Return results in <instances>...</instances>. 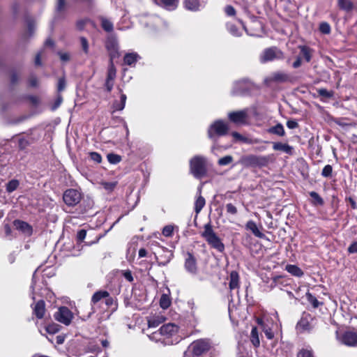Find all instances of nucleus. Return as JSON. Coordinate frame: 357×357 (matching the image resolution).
Segmentation results:
<instances>
[{
    "label": "nucleus",
    "mask_w": 357,
    "mask_h": 357,
    "mask_svg": "<svg viewBox=\"0 0 357 357\" xmlns=\"http://www.w3.org/2000/svg\"><path fill=\"white\" fill-rule=\"evenodd\" d=\"M174 231V227L172 225H167L162 229V234L166 237L172 236Z\"/></svg>",
    "instance_id": "3c124183"
},
{
    "label": "nucleus",
    "mask_w": 357,
    "mask_h": 357,
    "mask_svg": "<svg viewBox=\"0 0 357 357\" xmlns=\"http://www.w3.org/2000/svg\"><path fill=\"white\" fill-rule=\"evenodd\" d=\"M339 340L344 344L349 347H357V333L347 331L341 336H337Z\"/></svg>",
    "instance_id": "4468645a"
},
{
    "label": "nucleus",
    "mask_w": 357,
    "mask_h": 357,
    "mask_svg": "<svg viewBox=\"0 0 357 357\" xmlns=\"http://www.w3.org/2000/svg\"><path fill=\"white\" fill-rule=\"evenodd\" d=\"M33 142V140L31 137H21L18 140V145L20 149H24Z\"/></svg>",
    "instance_id": "ea45409f"
},
{
    "label": "nucleus",
    "mask_w": 357,
    "mask_h": 357,
    "mask_svg": "<svg viewBox=\"0 0 357 357\" xmlns=\"http://www.w3.org/2000/svg\"><path fill=\"white\" fill-rule=\"evenodd\" d=\"M253 87V83L248 78H243L234 83L231 93L234 96H243Z\"/></svg>",
    "instance_id": "423d86ee"
},
{
    "label": "nucleus",
    "mask_w": 357,
    "mask_h": 357,
    "mask_svg": "<svg viewBox=\"0 0 357 357\" xmlns=\"http://www.w3.org/2000/svg\"><path fill=\"white\" fill-rule=\"evenodd\" d=\"M63 202L69 206L77 205L81 200V194L75 189L66 190L63 195Z\"/></svg>",
    "instance_id": "f8f14e48"
},
{
    "label": "nucleus",
    "mask_w": 357,
    "mask_h": 357,
    "mask_svg": "<svg viewBox=\"0 0 357 357\" xmlns=\"http://www.w3.org/2000/svg\"><path fill=\"white\" fill-rule=\"evenodd\" d=\"M201 192L202 187H199L197 191L199 195L197 196V198L195 202V211L197 214L200 213L206 204L205 199L201 195Z\"/></svg>",
    "instance_id": "393cba45"
},
{
    "label": "nucleus",
    "mask_w": 357,
    "mask_h": 357,
    "mask_svg": "<svg viewBox=\"0 0 357 357\" xmlns=\"http://www.w3.org/2000/svg\"><path fill=\"white\" fill-rule=\"evenodd\" d=\"M225 13L227 16L233 17L236 15V10L232 6L228 5L225 8Z\"/></svg>",
    "instance_id": "13d9d810"
},
{
    "label": "nucleus",
    "mask_w": 357,
    "mask_h": 357,
    "mask_svg": "<svg viewBox=\"0 0 357 357\" xmlns=\"http://www.w3.org/2000/svg\"><path fill=\"white\" fill-rule=\"evenodd\" d=\"M13 225L17 230L21 231L25 235L31 236L32 234V227L24 221L20 220H15L13 221Z\"/></svg>",
    "instance_id": "a211bd4d"
},
{
    "label": "nucleus",
    "mask_w": 357,
    "mask_h": 357,
    "mask_svg": "<svg viewBox=\"0 0 357 357\" xmlns=\"http://www.w3.org/2000/svg\"><path fill=\"white\" fill-rule=\"evenodd\" d=\"M305 296L307 301L312 305L314 308H317L319 306L322 305V303L319 302L317 298L310 292L307 291Z\"/></svg>",
    "instance_id": "e433bc0d"
},
{
    "label": "nucleus",
    "mask_w": 357,
    "mask_h": 357,
    "mask_svg": "<svg viewBox=\"0 0 357 357\" xmlns=\"http://www.w3.org/2000/svg\"><path fill=\"white\" fill-rule=\"evenodd\" d=\"M162 322L160 317L153 318L149 320V327L155 328Z\"/></svg>",
    "instance_id": "4d7b16f0"
},
{
    "label": "nucleus",
    "mask_w": 357,
    "mask_h": 357,
    "mask_svg": "<svg viewBox=\"0 0 357 357\" xmlns=\"http://www.w3.org/2000/svg\"><path fill=\"white\" fill-rule=\"evenodd\" d=\"M228 126L221 120H217L208 129V137L216 142L218 137L225 135L228 132Z\"/></svg>",
    "instance_id": "39448f33"
},
{
    "label": "nucleus",
    "mask_w": 357,
    "mask_h": 357,
    "mask_svg": "<svg viewBox=\"0 0 357 357\" xmlns=\"http://www.w3.org/2000/svg\"><path fill=\"white\" fill-rule=\"evenodd\" d=\"M20 185V181L17 179H12L6 185V192L11 193L16 190Z\"/></svg>",
    "instance_id": "f704fd0d"
},
{
    "label": "nucleus",
    "mask_w": 357,
    "mask_h": 357,
    "mask_svg": "<svg viewBox=\"0 0 357 357\" xmlns=\"http://www.w3.org/2000/svg\"><path fill=\"white\" fill-rule=\"evenodd\" d=\"M284 57L283 52L276 47H272L264 50L261 56V61L266 63L275 59H282Z\"/></svg>",
    "instance_id": "9d476101"
},
{
    "label": "nucleus",
    "mask_w": 357,
    "mask_h": 357,
    "mask_svg": "<svg viewBox=\"0 0 357 357\" xmlns=\"http://www.w3.org/2000/svg\"><path fill=\"white\" fill-rule=\"evenodd\" d=\"M314 321L311 314L304 312L296 325L297 330L300 332L310 331L314 327Z\"/></svg>",
    "instance_id": "9b49d317"
},
{
    "label": "nucleus",
    "mask_w": 357,
    "mask_h": 357,
    "mask_svg": "<svg viewBox=\"0 0 357 357\" xmlns=\"http://www.w3.org/2000/svg\"><path fill=\"white\" fill-rule=\"evenodd\" d=\"M100 21L101 24V27L102 29L107 32H112L114 29L113 23L107 18L105 17H100Z\"/></svg>",
    "instance_id": "473e14b6"
},
{
    "label": "nucleus",
    "mask_w": 357,
    "mask_h": 357,
    "mask_svg": "<svg viewBox=\"0 0 357 357\" xmlns=\"http://www.w3.org/2000/svg\"><path fill=\"white\" fill-rule=\"evenodd\" d=\"M227 213L231 215H236L238 212L236 207L231 203L226 204Z\"/></svg>",
    "instance_id": "6e6d98bb"
},
{
    "label": "nucleus",
    "mask_w": 357,
    "mask_h": 357,
    "mask_svg": "<svg viewBox=\"0 0 357 357\" xmlns=\"http://www.w3.org/2000/svg\"><path fill=\"white\" fill-rule=\"evenodd\" d=\"M184 268L188 273L192 275L197 274L198 268L197 259L195 256L189 252L186 253L185 257Z\"/></svg>",
    "instance_id": "ddd939ff"
},
{
    "label": "nucleus",
    "mask_w": 357,
    "mask_h": 357,
    "mask_svg": "<svg viewBox=\"0 0 357 357\" xmlns=\"http://www.w3.org/2000/svg\"><path fill=\"white\" fill-rule=\"evenodd\" d=\"M178 3V0H160V6L167 10H175Z\"/></svg>",
    "instance_id": "c756f323"
},
{
    "label": "nucleus",
    "mask_w": 357,
    "mask_h": 357,
    "mask_svg": "<svg viewBox=\"0 0 357 357\" xmlns=\"http://www.w3.org/2000/svg\"><path fill=\"white\" fill-rule=\"evenodd\" d=\"M54 319L59 322L68 326L73 318V312L67 307H61L54 314Z\"/></svg>",
    "instance_id": "1a4fd4ad"
},
{
    "label": "nucleus",
    "mask_w": 357,
    "mask_h": 357,
    "mask_svg": "<svg viewBox=\"0 0 357 357\" xmlns=\"http://www.w3.org/2000/svg\"><path fill=\"white\" fill-rule=\"evenodd\" d=\"M202 236L206 240V241L211 248L215 249L220 252H224L225 248V245L213 231L212 225L210 222L204 225V231L202 233Z\"/></svg>",
    "instance_id": "7ed1b4c3"
},
{
    "label": "nucleus",
    "mask_w": 357,
    "mask_h": 357,
    "mask_svg": "<svg viewBox=\"0 0 357 357\" xmlns=\"http://www.w3.org/2000/svg\"><path fill=\"white\" fill-rule=\"evenodd\" d=\"M287 126L289 129H295L298 127V123L295 120H289L287 121Z\"/></svg>",
    "instance_id": "0e129e2a"
},
{
    "label": "nucleus",
    "mask_w": 357,
    "mask_h": 357,
    "mask_svg": "<svg viewBox=\"0 0 357 357\" xmlns=\"http://www.w3.org/2000/svg\"><path fill=\"white\" fill-rule=\"evenodd\" d=\"M297 357H314L311 350L301 349L297 354Z\"/></svg>",
    "instance_id": "603ef678"
},
{
    "label": "nucleus",
    "mask_w": 357,
    "mask_h": 357,
    "mask_svg": "<svg viewBox=\"0 0 357 357\" xmlns=\"http://www.w3.org/2000/svg\"><path fill=\"white\" fill-rule=\"evenodd\" d=\"M300 54L296 57L295 61L292 63L294 68H298L302 65V59L309 63L313 55L314 50L307 45H299Z\"/></svg>",
    "instance_id": "0eeeda50"
},
{
    "label": "nucleus",
    "mask_w": 357,
    "mask_h": 357,
    "mask_svg": "<svg viewBox=\"0 0 357 357\" xmlns=\"http://www.w3.org/2000/svg\"><path fill=\"white\" fill-rule=\"evenodd\" d=\"M58 54L59 55L60 59L62 61L66 62L68 61L70 59V54L67 52H59Z\"/></svg>",
    "instance_id": "338daca9"
},
{
    "label": "nucleus",
    "mask_w": 357,
    "mask_h": 357,
    "mask_svg": "<svg viewBox=\"0 0 357 357\" xmlns=\"http://www.w3.org/2000/svg\"><path fill=\"white\" fill-rule=\"evenodd\" d=\"M66 83L65 77H60L58 81L57 91L59 92H61L62 91H63L66 88Z\"/></svg>",
    "instance_id": "bf43d9fd"
},
{
    "label": "nucleus",
    "mask_w": 357,
    "mask_h": 357,
    "mask_svg": "<svg viewBox=\"0 0 357 357\" xmlns=\"http://www.w3.org/2000/svg\"><path fill=\"white\" fill-rule=\"evenodd\" d=\"M108 161L111 164H117L121 160L120 155L114 153H109L107 156Z\"/></svg>",
    "instance_id": "49530a36"
},
{
    "label": "nucleus",
    "mask_w": 357,
    "mask_h": 357,
    "mask_svg": "<svg viewBox=\"0 0 357 357\" xmlns=\"http://www.w3.org/2000/svg\"><path fill=\"white\" fill-rule=\"evenodd\" d=\"M171 301L166 294H162L160 299V305L162 309H167L169 307Z\"/></svg>",
    "instance_id": "79ce46f5"
},
{
    "label": "nucleus",
    "mask_w": 357,
    "mask_h": 357,
    "mask_svg": "<svg viewBox=\"0 0 357 357\" xmlns=\"http://www.w3.org/2000/svg\"><path fill=\"white\" fill-rule=\"evenodd\" d=\"M105 86L106 87L107 91L108 92H110L112 90L114 86V79H108V78H107Z\"/></svg>",
    "instance_id": "69168bd1"
},
{
    "label": "nucleus",
    "mask_w": 357,
    "mask_h": 357,
    "mask_svg": "<svg viewBox=\"0 0 357 357\" xmlns=\"http://www.w3.org/2000/svg\"><path fill=\"white\" fill-rule=\"evenodd\" d=\"M86 236V231L85 229H80L77 234V239L79 242H82Z\"/></svg>",
    "instance_id": "e2e57ef3"
},
{
    "label": "nucleus",
    "mask_w": 357,
    "mask_h": 357,
    "mask_svg": "<svg viewBox=\"0 0 357 357\" xmlns=\"http://www.w3.org/2000/svg\"><path fill=\"white\" fill-rule=\"evenodd\" d=\"M245 228L252 231V233L258 238H263L265 235L259 231L256 223L253 220H249L245 225Z\"/></svg>",
    "instance_id": "b1692460"
},
{
    "label": "nucleus",
    "mask_w": 357,
    "mask_h": 357,
    "mask_svg": "<svg viewBox=\"0 0 357 357\" xmlns=\"http://www.w3.org/2000/svg\"><path fill=\"white\" fill-rule=\"evenodd\" d=\"M105 47L109 52V60H114L119 57V44L114 36L110 35L107 38Z\"/></svg>",
    "instance_id": "6e6552de"
},
{
    "label": "nucleus",
    "mask_w": 357,
    "mask_h": 357,
    "mask_svg": "<svg viewBox=\"0 0 357 357\" xmlns=\"http://www.w3.org/2000/svg\"><path fill=\"white\" fill-rule=\"evenodd\" d=\"M212 347L211 340L208 338H202L193 341L188 347V351L184 353L183 357H199L206 354Z\"/></svg>",
    "instance_id": "f03ea898"
},
{
    "label": "nucleus",
    "mask_w": 357,
    "mask_h": 357,
    "mask_svg": "<svg viewBox=\"0 0 357 357\" xmlns=\"http://www.w3.org/2000/svg\"><path fill=\"white\" fill-rule=\"evenodd\" d=\"M190 169L193 176L200 179L207 173L206 160L202 155H195L190 160Z\"/></svg>",
    "instance_id": "20e7f679"
},
{
    "label": "nucleus",
    "mask_w": 357,
    "mask_h": 357,
    "mask_svg": "<svg viewBox=\"0 0 357 357\" xmlns=\"http://www.w3.org/2000/svg\"><path fill=\"white\" fill-rule=\"evenodd\" d=\"M36 272H37V270H36L35 272L33 274L32 282H31V287H30L31 290V294H32V299L33 300H35V298H36L35 296L38 294L37 289H36Z\"/></svg>",
    "instance_id": "a19ab883"
},
{
    "label": "nucleus",
    "mask_w": 357,
    "mask_h": 357,
    "mask_svg": "<svg viewBox=\"0 0 357 357\" xmlns=\"http://www.w3.org/2000/svg\"><path fill=\"white\" fill-rule=\"evenodd\" d=\"M319 29L324 34H329L331 31L330 24L326 22L320 23Z\"/></svg>",
    "instance_id": "c03bdc74"
},
{
    "label": "nucleus",
    "mask_w": 357,
    "mask_h": 357,
    "mask_svg": "<svg viewBox=\"0 0 357 357\" xmlns=\"http://www.w3.org/2000/svg\"><path fill=\"white\" fill-rule=\"evenodd\" d=\"M122 275L127 281L130 282L134 281V278L132 276V272L130 270L123 271Z\"/></svg>",
    "instance_id": "052dcab7"
},
{
    "label": "nucleus",
    "mask_w": 357,
    "mask_h": 357,
    "mask_svg": "<svg viewBox=\"0 0 357 357\" xmlns=\"http://www.w3.org/2000/svg\"><path fill=\"white\" fill-rule=\"evenodd\" d=\"M257 323L263 328V331L266 337L269 340H272L274 337V333L272 330L270 328L266 326L261 319H258Z\"/></svg>",
    "instance_id": "4c0bfd02"
},
{
    "label": "nucleus",
    "mask_w": 357,
    "mask_h": 357,
    "mask_svg": "<svg viewBox=\"0 0 357 357\" xmlns=\"http://www.w3.org/2000/svg\"><path fill=\"white\" fill-rule=\"evenodd\" d=\"M317 93L320 96L327 98H330L333 96V91H329L327 89H324V88L319 89L317 90Z\"/></svg>",
    "instance_id": "8fccbe9b"
},
{
    "label": "nucleus",
    "mask_w": 357,
    "mask_h": 357,
    "mask_svg": "<svg viewBox=\"0 0 357 357\" xmlns=\"http://www.w3.org/2000/svg\"><path fill=\"white\" fill-rule=\"evenodd\" d=\"M273 149L275 151H281L289 155L293 154V147L288 144H283L281 142H274L273 144Z\"/></svg>",
    "instance_id": "5701e85b"
},
{
    "label": "nucleus",
    "mask_w": 357,
    "mask_h": 357,
    "mask_svg": "<svg viewBox=\"0 0 357 357\" xmlns=\"http://www.w3.org/2000/svg\"><path fill=\"white\" fill-rule=\"evenodd\" d=\"M333 167L331 165H326L322 169L321 176L324 178H329L332 176Z\"/></svg>",
    "instance_id": "a18cd8bd"
},
{
    "label": "nucleus",
    "mask_w": 357,
    "mask_h": 357,
    "mask_svg": "<svg viewBox=\"0 0 357 357\" xmlns=\"http://www.w3.org/2000/svg\"><path fill=\"white\" fill-rule=\"evenodd\" d=\"M273 155L272 154L266 155H243L238 163L245 167H266L269 163L273 161Z\"/></svg>",
    "instance_id": "f257e3e1"
},
{
    "label": "nucleus",
    "mask_w": 357,
    "mask_h": 357,
    "mask_svg": "<svg viewBox=\"0 0 357 357\" xmlns=\"http://www.w3.org/2000/svg\"><path fill=\"white\" fill-rule=\"evenodd\" d=\"M183 5L185 9L192 12L199 10L202 8H204L205 3L202 4L199 0H185Z\"/></svg>",
    "instance_id": "6ab92c4d"
},
{
    "label": "nucleus",
    "mask_w": 357,
    "mask_h": 357,
    "mask_svg": "<svg viewBox=\"0 0 357 357\" xmlns=\"http://www.w3.org/2000/svg\"><path fill=\"white\" fill-rule=\"evenodd\" d=\"M106 297H109V292L105 290H100L95 292L91 298V303L96 304L100 301L102 299H105Z\"/></svg>",
    "instance_id": "7c9ffc66"
},
{
    "label": "nucleus",
    "mask_w": 357,
    "mask_h": 357,
    "mask_svg": "<svg viewBox=\"0 0 357 357\" xmlns=\"http://www.w3.org/2000/svg\"><path fill=\"white\" fill-rule=\"evenodd\" d=\"M268 80L276 83L291 82L292 77L290 75L284 72L278 71L273 73L268 77Z\"/></svg>",
    "instance_id": "f3484780"
},
{
    "label": "nucleus",
    "mask_w": 357,
    "mask_h": 357,
    "mask_svg": "<svg viewBox=\"0 0 357 357\" xmlns=\"http://www.w3.org/2000/svg\"><path fill=\"white\" fill-rule=\"evenodd\" d=\"M349 253H357V241L352 243L348 248Z\"/></svg>",
    "instance_id": "774afa93"
},
{
    "label": "nucleus",
    "mask_w": 357,
    "mask_h": 357,
    "mask_svg": "<svg viewBox=\"0 0 357 357\" xmlns=\"http://www.w3.org/2000/svg\"><path fill=\"white\" fill-rule=\"evenodd\" d=\"M178 327L174 324H167L162 326L160 329L153 333V336L160 334L162 336L170 337L178 332Z\"/></svg>",
    "instance_id": "2eb2a0df"
},
{
    "label": "nucleus",
    "mask_w": 357,
    "mask_h": 357,
    "mask_svg": "<svg viewBox=\"0 0 357 357\" xmlns=\"http://www.w3.org/2000/svg\"><path fill=\"white\" fill-rule=\"evenodd\" d=\"M250 341L255 347H258L260 345V340L259 337V332L256 326L252 327L250 333Z\"/></svg>",
    "instance_id": "2f4dec72"
},
{
    "label": "nucleus",
    "mask_w": 357,
    "mask_h": 357,
    "mask_svg": "<svg viewBox=\"0 0 357 357\" xmlns=\"http://www.w3.org/2000/svg\"><path fill=\"white\" fill-rule=\"evenodd\" d=\"M80 45L81 47L85 54H88L89 52V45L88 40L84 37L82 36L79 38Z\"/></svg>",
    "instance_id": "37998d69"
},
{
    "label": "nucleus",
    "mask_w": 357,
    "mask_h": 357,
    "mask_svg": "<svg viewBox=\"0 0 357 357\" xmlns=\"http://www.w3.org/2000/svg\"><path fill=\"white\" fill-rule=\"evenodd\" d=\"M66 6V0H56V11L61 13L64 10Z\"/></svg>",
    "instance_id": "5fc2aeb1"
},
{
    "label": "nucleus",
    "mask_w": 357,
    "mask_h": 357,
    "mask_svg": "<svg viewBox=\"0 0 357 357\" xmlns=\"http://www.w3.org/2000/svg\"><path fill=\"white\" fill-rule=\"evenodd\" d=\"M248 109H245L243 110L230 112L228 115L231 121L235 123H244L248 118Z\"/></svg>",
    "instance_id": "dca6fc26"
},
{
    "label": "nucleus",
    "mask_w": 357,
    "mask_h": 357,
    "mask_svg": "<svg viewBox=\"0 0 357 357\" xmlns=\"http://www.w3.org/2000/svg\"><path fill=\"white\" fill-rule=\"evenodd\" d=\"M337 6L340 10L347 13L351 12L354 8V4L351 0H337Z\"/></svg>",
    "instance_id": "a878e982"
},
{
    "label": "nucleus",
    "mask_w": 357,
    "mask_h": 357,
    "mask_svg": "<svg viewBox=\"0 0 357 357\" xmlns=\"http://www.w3.org/2000/svg\"><path fill=\"white\" fill-rule=\"evenodd\" d=\"M285 270L294 276L301 278L304 275L303 271L298 266L293 264L286 266Z\"/></svg>",
    "instance_id": "c85d7f7f"
},
{
    "label": "nucleus",
    "mask_w": 357,
    "mask_h": 357,
    "mask_svg": "<svg viewBox=\"0 0 357 357\" xmlns=\"http://www.w3.org/2000/svg\"><path fill=\"white\" fill-rule=\"evenodd\" d=\"M116 75V69L114 64V60H109L107 78L108 79H114Z\"/></svg>",
    "instance_id": "c9c22d12"
},
{
    "label": "nucleus",
    "mask_w": 357,
    "mask_h": 357,
    "mask_svg": "<svg viewBox=\"0 0 357 357\" xmlns=\"http://www.w3.org/2000/svg\"><path fill=\"white\" fill-rule=\"evenodd\" d=\"M45 312V304L44 301L40 300L38 301L33 307V313L36 315V317L40 319L43 318Z\"/></svg>",
    "instance_id": "aec40b11"
},
{
    "label": "nucleus",
    "mask_w": 357,
    "mask_h": 357,
    "mask_svg": "<svg viewBox=\"0 0 357 357\" xmlns=\"http://www.w3.org/2000/svg\"><path fill=\"white\" fill-rule=\"evenodd\" d=\"M309 195L312 199V204L313 205L323 206L324 204V199L320 197V195L317 192L312 191L309 193Z\"/></svg>",
    "instance_id": "72a5a7b5"
},
{
    "label": "nucleus",
    "mask_w": 357,
    "mask_h": 357,
    "mask_svg": "<svg viewBox=\"0 0 357 357\" xmlns=\"http://www.w3.org/2000/svg\"><path fill=\"white\" fill-rule=\"evenodd\" d=\"M140 59L139 55L136 52L127 53L123 58V62L128 66H132Z\"/></svg>",
    "instance_id": "bb28decb"
},
{
    "label": "nucleus",
    "mask_w": 357,
    "mask_h": 357,
    "mask_svg": "<svg viewBox=\"0 0 357 357\" xmlns=\"http://www.w3.org/2000/svg\"><path fill=\"white\" fill-rule=\"evenodd\" d=\"M267 132L278 137H284L285 135L284 126L280 123H278L275 126L268 128Z\"/></svg>",
    "instance_id": "4be33fe9"
},
{
    "label": "nucleus",
    "mask_w": 357,
    "mask_h": 357,
    "mask_svg": "<svg viewBox=\"0 0 357 357\" xmlns=\"http://www.w3.org/2000/svg\"><path fill=\"white\" fill-rule=\"evenodd\" d=\"M239 285V275L238 273L233 271L229 275V286L230 289H235L238 287Z\"/></svg>",
    "instance_id": "cd10ccee"
},
{
    "label": "nucleus",
    "mask_w": 357,
    "mask_h": 357,
    "mask_svg": "<svg viewBox=\"0 0 357 357\" xmlns=\"http://www.w3.org/2000/svg\"><path fill=\"white\" fill-rule=\"evenodd\" d=\"M90 158L92 160L97 163H100L102 161V157L100 153L97 152H91L90 153Z\"/></svg>",
    "instance_id": "680f3d73"
},
{
    "label": "nucleus",
    "mask_w": 357,
    "mask_h": 357,
    "mask_svg": "<svg viewBox=\"0 0 357 357\" xmlns=\"http://www.w3.org/2000/svg\"><path fill=\"white\" fill-rule=\"evenodd\" d=\"M227 31L234 36L238 37L241 36V31L238 29L236 25L232 23L227 22L226 24Z\"/></svg>",
    "instance_id": "58836bf2"
},
{
    "label": "nucleus",
    "mask_w": 357,
    "mask_h": 357,
    "mask_svg": "<svg viewBox=\"0 0 357 357\" xmlns=\"http://www.w3.org/2000/svg\"><path fill=\"white\" fill-rule=\"evenodd\" d=\"M233 161L231 155H226L218 160V164L220 166H225L230 164Z\"/></svg>",
    "instance_id": "de8ad7c7"
},
{
    "label": "nucleus",
    "mask_w": 357,
    "mask_h": 357,
    "mask_svg": "<svg viewBox=\"0 0 357 357\" xmlns=\"http://www.w3.org/2000/svg\"><path fill=\"white\" fill-rule=\"evenodd\" d=\"M45 329L48 333L55 334L59 331V326L57 324L48 325Z\"/></svg>",
    "instance_id": "864d4df0"
},
{
    "label": "nucleus",
    "mask_w": 357,
    "mask_h": 357,
    "mask_svg": "<svg viewBox=\"0 0 357 357\" xmlns=\"http://www.w3.org/2000/svg\"><path fill=\"white\" fill-rule=\"evenodd\" d=\"M101 185L105 190H106L108 192H112L116 188L117 182H102Z\"/></svg>",
    "instance_id": "09e8293b"
},
{
    "label": "nucleus",
    "mask_w": 357,
    "mask_h": 357,
    "mask_svg": "<svg viewBox=\"0 0 357 357\" xmlns=\"http://www.w3.org/2000/svg\"><path fill=\"white\" fill-rule=\"evenodd\" d=\"M119 91L121 93L120 96V100H115L113 102L112 107L114 109V111H121L124 109L126 105V102L127 100V96L126 94L122 93V90L119 88Z\"/></svg>",
    "instance_id": "412c9836"
}]
</instances>
